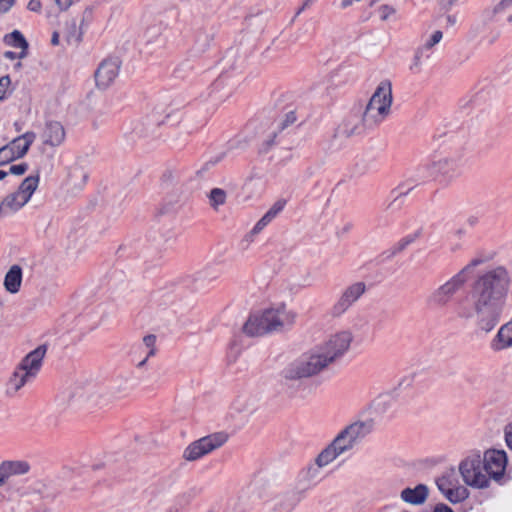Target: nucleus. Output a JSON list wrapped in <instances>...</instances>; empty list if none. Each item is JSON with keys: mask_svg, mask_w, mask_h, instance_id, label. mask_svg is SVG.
Returning a JSON list of instances; mask_svg holds the SVG:
<instances>
[{"mask_svg": "<svg viewBox=\"0 0 512 512\" xmlns=\"http://www.w3.org/2000/svg\"><path fill=\"white\" fill-rule=\"evenodd\" d=\"M512 289V272L504 265L492 266L479 273L466 296L454 304L461 320H475L477 327L492 331L500 322Z\"/></svg>", "mask_w": 512, "mask_h": 512, "instance_id": "nucleus-1", "label": "nucleus"}, {"mask_svg": "<svg viewBox=\"0 0 512 512\" xmlns=\"http://www.w3.org/2000/svg\"><path fill=\"white\" fill-rule=\"evenodd\" d=\"M353 334L342 330L332 334L318 348L288 363L281 371V377L295 381L317 375L337 359L343 357L350 349Z\"/></svg>", "mask_w": 512, "mask_h": 512, "instance_id": "nucleus-2", "label": "nucleus"}, {"mask_svg": "<svg viewBox=\"0 0 512 512\" xmlns=\"http://www.w3.org/2000/svg\"><path fill=\"white\" fill-rule=\"evenodd\" d=\"M393 102L392 83L382 80L369 99L362 115V123L367 128L379 126L391 113Z\"/></svg>", "mask_w": 512, "mask_h": 512, "instance_id": "nucleus-3", "label": "nucleus"}, {"mask_svg": "<svg viewBox=\"0 0 512 512\" xmlns=\"http://www.w3.org/2000/svg\"><path fill=\"white\" fill-rule=\"evenodd\" d=\"M39 175L26 177L18 189L6 195L0 202V218L14 215L20 211L31 199L39 185Z\"/></svg>", "mask_w": 512, "mask_h": 512, "instance_id": "nucleus-4", "label": "nucleus"}, {"mask_svg": "<svg viewBox=\"0 0 512 512\" xmlns=\"http://www.w3.org/2000/svg\"><path fill=\"white\" fill-rule=\"evenodd\" d=\"M468 281L455 273L445 282L436 287L426 298V303L434 309H443L450 305L466 287Z\"/></svg>", "mask_w": 512, "mask_h": 512, "instance_id": "nucleus-5", "label": "nucleus"}, {"mask_svg": "<svg viewBox=\"0 0 512 512\" xmlns=\"http://www.w3.org/2000/svg\"><path fill=\"white\" fill-rule=\"evenodd\" d=\"M459 472L464 483L472 488H487L490 478L485 472L482 458L479 454L465 458L459 464Z\"/></svg>", "mask_w": 512, "mask_h": 512, "instance_id": "nucleus-6", "label": "nucleus"}, {"mask_svg": "<svg viewBox=\"0 0 512 512\" xmlns=\"http://www.w3.org/2000/svg\"><path fill=\"white\" fill-rule=\"evenodd\" d=\"M228 440L225 433H213L190 443L183 451V459L193 462L223 446Z\"/></svg>", "mask_w": 512, "mask_h": 512, "instance_id": "nucleus-7", "label": "nucleus"}, {"mask_svg": "<svg viewBox=\"0 0 512 512\" xmlns=\"http://www.w3.org/2000/svg\"><path fill=\"white\" fill-rule=\"evenodd\" d=\"M435 482L441 494L451 503H460L469 496L467 488L460 484L458 474L453 468L445 470Z\"/></svg>", "mask_w": 512, "mask_h": 512, "instance_id": "nucleus-8", "label": "nucleus"}, {"mask_svg": "<svg viewBox=\"0 0 512 512\" xmlns=\"http://www.w3.org/2000/svg\"><path fill=\"white\" fill-rule=\"evenodd\" d=\"M269 333L289 330L295 324L297 313L284 304L264 310Z\"/></svg>", "mask_w": 512, "mask_h": 512, "instance_id": "nucleus-9", "label": "nucleus"}, {"mask_svg": "<svg viewBox=\"0 0 512 512\" xmlns=\"http://www.w3.org/2000/svg\"><path fill=\"white\" fill-rule=\"evenodd\" d=\"M442 38L443 33L440 30H434L431 34H424L422 36V44L415 50L409 66V70L413 74H418L422 71L423 60L430 59L434 47L440 43Z\"/></svg>", "mask_w": 512, "mask_h": 512, "instance_id": "nucleus-10", "label": "nucleus"}, {"mask_svg": "<svg viewBox=\"0 0 512 512\" xmlns=\"http://www.w3.org/2000/svg\"><path fill=\"white\" fill-rule=\"evenodd\" d=\"M367 286L363 281H357L346 286L331 308L333 316H341L353 306L366 292Z\"/></svg>", "mask_w": 512, "mask_h": 512, "instance_id": "nucleus-11", "label": "nucleus"}, {"mask_svg": "<svg viewBox=\"0 0 512 512\" xmlns=\"http://www.w3.org/2000/svg\"><path fill=\"white\" fill-rule=\"evenodd\" d=\"M34 132H26L0 148V166L23 157L34 142Z\"/></svg>", "mask_w": 512, "mask_h": 512, "instance_id": "nucleus-12", "label": "nucleus"}, {"mask_svg": "<svg viewBox=\"0 0 512 512\" xmlns=\"http://www.w3.org/2000/svg\"><path fill=\"white\" fill-rule=\"evenodd\" d=\"M485 472L490 479L500 480L507 466V455L503 450L491 449L484 453L482 458Z\"/></svg>", "mask_w": 512, "mask_h": 512, "instance_id": "nucleus-13", "label": "nucleus"}, {"mask_svg": "<svg viewBox=\"0 0 512 512\" xmlns=\"http://www.w3.org/2000/svg\"><path fill=\"white\" fill-rule=\"evenodd\" d=\"M462 166L463 155L461 153L445 155L432 164L436 173L448 179L458 176Z\"/></svg>", "mask_w": 512, "mask_h": 512, "instance_id": "nucleus-14", "label": "nucleus"}, {"mask_svg": "<svg viewBox=\"0 0 512 512\" xmlns=\"http://www.w3.org/2000/svg\"><path fill=\"white\" fill-rule=\"evenodd\" d=\"M47 349L48 348L46 344L39 345L34 350L29 352L20 361L16 368L34 379L42 367L43 359L47 353Z\"/></svg>", "mask_w": 512, "mask_h": 512, "instance_id": "nucleus-15", "label": "nucleus"}, {"mask_svg": "<svg viewBox=\"0 0 512 512\" xmlns=\"http://www.w3.org/2000/svg\"><path fill=\"white\" fill-rule=\"evenodd\" d=\"M120 63L117 59H106L102 61L95 71V81L97 87L101 89L108 88L119 74Z\"/></svg>", "mask_w": 512, "mask_h": 512, "instance_id": "nucleus-16", "label": "nucleus"}, {"mask_svg": "<svg viewBox=\"0 0 512 512\" xmlns=\"http://www.w3.org/2000/svg\"><path fill=\"white\" fill-rule=\"evenodd\" d=\"M30 464L25 460H5L0 463V485L4 486L12 476L25 475Z\"/></svg>", "mask_w": 512, "mask_h": 512, "instance_id": "nucleus-17", "label": "nucleus"}, {"mask_svg": "<svg viewBox=\"0 0 512 512\" xmlns=\"http://www.w3.org/2000/svg\"><path fill=\"white\" fill-rule=\"evenodd\" d=\"M41 137L45 145L58 147L65 141L66 132L60 122L50 120L45 123Z\"/></svg>", "mask_w": 512, "mask_h": 512, "instance_id": "nucleus-18", "label": "nucleus"}, {"mask_svg": "<svg viewBox=\"0 0 512 512\" xmlns=\"http://www.w3.org/2000/svg\"><path fill=\"white\" fill-rule=\"evenodd\" d=\"M243 332L250 337L268 334L264 310L251 314L243 325Z\"/></svg>", "mask_w": 512, "mask_h": 512, "instance_id": "nucleus-19", "label": "nucleus"}, {"mask_svg": "<svg viewBox=\"0 0 512 512\" xmlns=\"http://www.w3.org/2000/svg\"><path fill=\"white\" fill-rule=\"evenodd\" d=\"M512 347V320L502 325L491 341V349L501 351Z\"/></svg>", "mask_w": 512, "mask_h": 512, "instance_id": "nucleus-20", "label": "nucleus"}, {"mask_svg": "<svg viewBox=\"0 0 512 512\" xmlns=\"http://www.w3.org/2000/svg\"><path fill=\"white\" fill-rule=\"evenodd\" d=\"M372 424L370 421H354L344 427L343 432L356 444L359 440L370 433Z\"/></svg>", "mask_w": 512, "mask_h": 512, "instance_id": "nucleus-21", "label": "nucleus"}, {"mask_svg": "<svg viewBox=\"0 0 512 512\" xmlns=\"http://www.w3.org/2000/svg\"><path fill=\"white\" fill-rule=\"evenodd\" d=\"M428 488L424 484H418L414 488H405L401 492V499L412 505L423 504L428 497Z\"/></svg>", "mask_w": 512, "mask_h": 512, "instance_id": "nucleus-22", "label": "nucleus"}, {"mask_svg": "<svg viewBox=\"0 0 512 512\" xmlns=\"http://www.w3.org/2000/svg\"><path fill=\"white\" fill-rule=\"evenodd\" d=\"M32 380V377L15 368L14 372L6 383V394L9 396H15L28 382Z\"/></svg>", "mask_w": 512, "mask_h": 512, "instance_id": "nucleus-23", "label": "nucleus"}, {"mask_svg": "<svg viewBox=\"0 0 512 512\" xmlns=\"http://www.w3.org/2000/svg\"><path fill=\"white\" fill-rule=\"evenodd\" d=\"M235 91L230 79L221 77L212 85L211 94L216 100L224 101L228 99Z\"/></svg>", "mask_w": 512, "mask_h": 512, "instance_id": "nucleus-24", "label": "nucleus"}, {"mask_svg": "<svg viewBox=\"0 0 512 512\" xmlns=\"http://www.w3.org/2000/svg\"><path fill=\"white\" fill-rule=\"evenodd\" d=\"M22 283V269L18 265H13L6 273L4 278L5 289L14 294L20 289Z\"/></svg>", "mask_w": 512, "mask_h": 512, "instance_id": "nucleus-25", "label": "nucleus"}, {"mask_svg": "<svg viewBox=\"0 0 512 512\" xmlns=\"http://www.w3.org/2000/svg\"><path fill=\"white\" fill-rule=\"evenodd\" d=\"M231 408L237 413H251L256 409V400L250 394L242 393L235 397Z\"/></svg>", "mask_w": 512, "mask_h": 512, "instance_id": "nucleus-26", "label": "nucleus"}, {"mask_svg": "<svg viewBox=\"0 0 512 512\" xmlns=\"http://www.w3.org/2000/svg\"><path fill=\"white\" fill-rule=\"evenodd\" d=\"M88 174L80 166L70 167L68 172L67 184L73 189H82L86 184Z\"/></svg>", "mask_w": 512, "mask_h": 512, "instance_id": "nucleus-27", "label": "nucleus"}, {"mask_svg": "<svg viewBox=\"0 0 512 512\" xmlns=\"http://www.w3.org/2000/svg\"><path fill=\"white\" fill-rule=\"evenodd\" d=\"M4 42L9 46L20 48L22 50L19 54V58H24L26 56L28 43L20 31L14 30L10 34H7L4 37Z\"/></svg>", "mask_w": 512, "mask_h": 512, "instance_id": "nucleus-28", "label": "nucleus"}, {"mask_svg": "<svg viewBox=\"0 0 512 512\" xmlns=\"http://www.w3.org/2000/svg\"><path fill=\"white\" fill-rule=\"evenodd\" d=\"M339 456L340 454L336 451L335 447L329 444L318 454L315 463L319 468H322L333 462Z\"/></svg>", "mask_w": 512, "mask_h": 512, "instance_id": "nucleus-29", "label": "nucleus"}, {"mask_svg": "<svg viewBox=\"0 0 512 512\" xmlns=\"http://www.w3.org/2000/svg\"><path fill=\"white\" fill-rule=\"evenodd\" d=\"M330 444L335 447L336 451L340 455L351 450L355 445L352 440H350V438H348V436L343 432V430L338 433V435Z\"/></svg>", "mask_w": 512, "mask_h": 512, "instance_id": "nucleus-30", "label": "nucleus"}, {"mask_svg": "<svg viewBox=\"0 0 512 512\" xmlns=\"http://www.w3.org/2000/svg\"><path fill=\"white\" fill-rule=\"evenodd\" d=\"M393 404V397L390 394H380L372 401V408L378 414H383L390 409Z\"/></svg>", "mask_w": 512, "mask_h": 512, "instance_id": "nucleus-31", "label": "nucleus"}, {"mask_svg": "<svg viewBox=\"0 0 512 512\" xmlns=\"http://www.w3.org/2000/svg\"><path fill=\"white\" fill-rule=\"evenodd\" d=\"M208 199L212 209L218 211L219 207L226 203L227 193L221 188H213L208 194Z\"/></svg>", "mask_w": 512, "mask_h": 512, "instance_id": "nucleus-32", "label": "nucleus"}, {"mask_svg": "<svg viewBox=\"0 0 512 512\" xmlns=\"http://www.w3.org/2000/svg\"><path fill=\"white\" fill-rule=\"evenodd\" d=\"M419 237V232H414L403 237L400 241H398L392 248V255H395L401 251H403L407 246L416 241Z\"/></svg>", "mask_w": 512, "mask_h": 512, "instance_id": "nucleus-33", "label": "nucleus"}, {"mask_svg": "<svg viewBox=\"0 0 512 512\" xmlns=\"http://www.w3.org/2000/svg\"><path fill=\"white\" fill-rule=\"evenodd\" d=\"M487 29L488 28L486 27L485 24H476V25L472 26V28L469 32L470 38L477 39L479 37L480 42H485V41L491 42L492 40L487 39V37L484 35V33L486 32Z\"/></svg>", "mask_w": 512, "mask_h": 512, "instance_id": "nucleus-34", "label": "nucleus"}, {"mask_svg": "<svg viewBox=\"0 0 512 512\" xmlns=\"http://www.w3.org/2000/svg\"><path fill=\"white\" fill-rule=\"evenodd\" d=\"M11 79L8 75L0 78V102L4 101L11 94Z\"/></svg>", "mask_w": 512, "mask_h": 512, "instance_id": "nucleus-35", "label": "nucleus"}, {"mask_svg": "<svg viewBox=\"0 0 512 512\" xmlns=\"http://www.w3.org/2000/svg\"><path fill=\"white\" fill-rule=\"evenodd\" d=\"M143 346L146 348L147 357H153L156 354V336L149 334L143 337Z\"/></svg>", "mask_w": 512, "mask_h": 512, "instance_id": "nucleus-36", "label": "nucleus"}, {"mask_svg": "<svg viewBox=\"0 0 512 512\" xmlns=\"http://www.w3.org/2000/svg\"><path fill=\"white\" fill-rule=\"evenodd\" d=\"M482 263H483V260L481 258H474L467 265H465L462 269H460L457 273L462 275V277H464L466 281H469L471 272L474 270V268L481 265Z\"/></svg>", "mask_w": 512, "mask_h": 512, "instance_id": "nucleus-37", "label": "nucleus"}, {"mask_svg": "<svg viewBox=\"0 0 512 512\" xmlns=\"http://www.w3.org/2000/svg\"><path fill=\"white\" fill-rule=\"evenodd\" d=\"M273 219L269 217L266 213L258 220V222L254 225L252 230L249 233L250 237H254L259 234Z\"/></svg>", "mask_w": 512, "mask_h": 512, "instance_id": "nucleus-38", "label": "nucleus"}, {"mask_svg": "<svg viewBox=\"0 0 512 512\" xmlns=\"http://www.w3.org/2000/svg\"><path fill=\"white\" fill-rule=\"evenodd\" d=\"M286 200L285 199H278L266 212V214L271 217L273 220L278 216L280 212L283 211L284 207L286 206Z\"/></svg>", "mask_w": 512, "mask_h": 512, "instance_id": "nucleus-39", "label": "nucleus"}, {"mask_svg": "<svg viewBox=\"0 0 512 512\" xmlns=\"http://www.w3.org/2000/svg\"><path fill=\"white\" fill-rule=\"evenodd\" d=\"M28 169V165L26 163H20L16 165H12L9 168V173L14 175H23Z\"/></svg>", "mask_w": 512, "mask_h": 512, "instance_id": "nucleus-40", "label": "nucleus"}, {"mask_svg": "<svg viewBox=\"0 0 512 512\" xmlns=\"http://www.w3.org/2000/svg\"><path fill=\"white\" fill-rule=\"evenodd\" d=\"M505 441L507 446L512 450V422L505 428Z\"/></svg>", "mask_w": 512, "mask_h": 512, "instance_id": "nucleus-41", "label": "nucleus"}, {"mask_svg": "<svg viewBox=\"0 0 512 512\" xmlns=\"http://www.w3.org/2000/svg\"><path fill=\"white\" fill-rule=\"evenodd\" d=\"M380 12H381V18L383 20H386L391 14L395 13V10L388 5H383L380 7Z\"/></svg>", "mask_w": 512, "mask_h": 512, "instance_id": "nucleus-42", "label": "nucleus"}, {"mask_svg": "<svg viewBox=\"0 0 512 512\" xmlns=\"http://www.w3.org/2000/svg\"><path fill=\"white\" fill-rule=\"evenodd\" d=\"M91 392H92V388H91V387H88L87 389H85V391H83V392L79 393V395H78V400H80V399H84V400H86V401H93L95 404H97V403H98V401H97V400H93V399H91V396H92V395H91V394H92Z\"/></svg>", "mask_w": 512, "mask_h": 512, "instance_id": "nucleus-43", "label": "nucleus"}, {"mask_svg": "<svg viewBox=\"0 0 512 512\" xmlns=\"http://www.w3.org/2000/svg\"><path fill=\"white\" fill-rule=\"evenodd\" d=\"M15 0H0V13L7 12L14 4Z\"/></svg>", "mask_w": 512, "mask_h": 512, "instance_id": "nucleus-44", "label": "nucleus"}, {"mask_svg": "<svg viewBox=\"0 0 512 512\" xmlns=\"http://www.w3.org/2000/svg\"><path fill=\"white\" fill-rule=\"evenodd\" d=\"M40 0H30L28 3V9L33 12H39L41 10Z\"/></svg>", "mask_w": 512, "mask_h": 512, "instance_id": "nucleus-45", "label": "nucleus"}, {"mask_svg": "<svg viewBox=\"0 0 512 512\" xmlns=\"http://www.w3.org/2000/svg\"><path fill=\"white\" fill-rule=\"evenodd\" d=\"M116 393L118 394L117 398H122V397L128 396L130 393V389H129L127 383H125L124 387L117 388Z\"/></svg>", "mask_w": 512, "mask_h": 512, "instance_id": "nucleus-46", "label": "nucleus"}, {"mask_svg": "<svg viewBox=\"0 0 512 512\" xmlns=\"http://www.w3.org/2000/svg\"><path fill=\"white\" fill-rule=\"evenodd\" d=\"M433 512H453V510L446 504L440 503L435 506Z\"/></svg>", "mask_w": 512, "mask_h": 512, "instance_id": "nucleus-47", "label": "nucleus"}, {"mask_svg": "<svg viewBox=\"0 0 512 512\" xmlns=\"http://www.w3.org/2000/svg\"><path fill=\"white\" fill-rule=\"evenodd\" d=\"M61 10H66L72 4V0H55Z\"/></svg>", "mask_w": 512, "mask_h": 512, "instance_id": "nucleus-48", "label": "nucleus"}, {"mask_svg": "<svg viewBox=\"0 0 512 512\" xmlns=\"http://www.w3.org/2000/svg\"><path fill=\"white\" fill-rule=\"evenodd\" d=\"M4 57L10 60H14L16 58H19V54L13 52V51H6L4 53Z\"/></svg>", "mask_w": 512, "mask_h": 512, "instance_id": "nucleus-49", "label": "nucleus"}, {"mask_svg": "<svg viewBox=\"0 0 512 512\" xmlns=\"http://www.w3.org/2000/svg\"><path fill=\"white\" fill-rule=\"evenodd\" d=\"M353 0H342L340 3V7L342 9L348 8L350 5H352Z\"/></svg>", "mask_w": 512, "mask_h": 512, "instance_id": "nucleus-50", "label": "nucleus"}, {"mask_svg": "<svg viewBox=\"0 0 512 512\" xmlns=\"http://www.w3.org/2000/svg\"><path fill=\"white\" fill-rule=\"evenodd\" d=\"M51 42L53 45H57L59 43V35L57 32L53 33Z\"/></svg>", "mask_w": 512, "mask_h": 512, "instance_id": "nucleus-51", "label": "nucleus"}, {"mask_svg": "<svg viewBox=\"0 0 512 512\" xmlns=\"http://www.w3.org/2000/svg\"><path fill=\"white\" fill-rule=\"evenodd\" d=\"M510 5H512V0H502L500 2V6H502L503 8L509 7Z\"/></svg>", "mask_w": 512, "mask_h": 512, "instance_id": "nucleus-52", "label": "nucleus"}, {"mask_svg": "<svg viewBox=\"0 0 512 512\" xmlns=\"http://www.w3.org/2000/svg\"><path fill=\"white\" fill-rule=\"evenodd\" d=\"M149 358H150V357H147V355H146V356L144 357V359H143V360H141V361L137 364V367H138V368H142V367H144V365L147 363V361H148V359H149Z\"/></svg>", "mask_w": 512, "mask_h": 512, "instance_id": "nucleus-53", "label": "nucleus"}, {"mask_svg": "<svg viewBox=\"0 0 512 512\" xmlns=\"http://www.w3.org/2000/svg\"><path fill=\"white\" fill-rule=\"evenodd\" d=\"M447 22H448L450 25H454V24L456 23V17H455V16H452V15L447 16Z\"/></svg>", "mask_w": 512, "mask_h": 512, "instance_id": "nucleus-54", "label": "nucleus"}, {"mask_svg": "<svg viewBox=\"0 0 512 512\" xmlns=\"http://www.w3.org/2000/svg\"><path fill=\"white\" fill-rule=\"evenodd\" d=\"M314 0H304L303 7L300 9L302 11L305 7H307L310 3H312Z\"/></svg>", "mask_w": 512, "mask_h": 512, "instance_id": "nucleus-55", "label": "nucleus"}, {"mask_svg": "<svg viewBox=\"0 0 512 512\" xmlns=\"http://www.w3.org/2000/svg\"><path fill=\"white\" fill-rule=\"evenodd\" d=\"M287 118H288V121H290V122H294V121H295V115H294V113H293V112H291V113L287 116Z\"/></svg>", "mask_w": 512, "mask_h": 512, "instance_id": "nucleus-56", "label": "nucleus"}, {"mask_svg": "<svg viewBox=\"0 0 512 512\" xmlns=\"http://www.w3.org/2000/svg\"><path fill=\"white\" fill-rule=\"evenodd\" d=\"M8 175V172L0 170V181L3 180Z\"/></svg>", "mask_w": 512, "mask_h": 512, "instance_id": "nucleus-57", "label": "nucleus"}, {"mask_svg": "<svg viewBox=\"0 0 512 512\" xmlns=\"http://www.w3.org/2000/svg\"><path fill=\"white\" fill-rule=\"evenodd\" d=\"M136 133L139 135V136H144L145 133L143 131H136Z\"/></svg>", "mask_w": 512, "mask_h": 512, "instance_id": "nucleus-58", "label": "nucleus"}, {"mask_svg": "<svg viewBox=\"0 0 512 512\" xmlns=\"http://www.w3.org/2000/svg\"><path fill=\"white\" fill-rule=\"evenodd\" d=\"M167 512H178L176 508H170Z\"/></svg>", "mask_w": 512, "mask_h": 512, "instance_id": "nucleus-59", "label": "nucleus"}, {"mask_svg": "<svg viewBox=\"0 0 512 512\" xmlns=\"http://www.w3.org/2000/svg\"><path fill=\"white\" fill-rule=\"evenodd\" d=\"M448 4L454 3L456 0H445Z\"/></svg>", "mask_w": 512, "mask_h": 512, "instance_id": "nucleus-60", "label": "nucleus"}]
</instances>
